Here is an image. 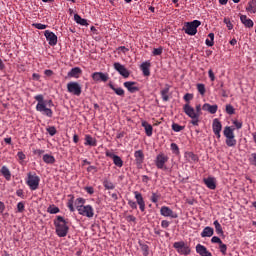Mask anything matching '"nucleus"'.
<instances>
[{
	"label": "nucleus",
	"instance_id": "f257e3e1",
	"mask_svg": "<svg viewBox=\"0 0 256 256\" xmlns=\"http://www.w3.org/2000/svg\"><path fill=\"white\" fill-rule=\"evenodd\" d=\"M202 109L203 107L201 106V104H197L195 108L189 105V103L183 106L184 113L190 117L191 124L195 127L199 126V119L201 115H203V112H201Z\"/></svg>",
	"mask_w": 256,
	"mask_h": 256
},
{
	"label": "nucleus",
	"instance_id": "f03ea898",
	"mask_svg": "<svg viewBox=\"0 0 256 256\" xmlns=\"http://www.w3.org/2000/svg\"><path fill=\"white\" fill-rule=\"evenodd\" d=\"M34 99L38 102L36 105V111L46 117H53V110H51V108H47V101H45L43 94L36 95Z\"/></svg>",
	"mask_w": 256,
	"mask_h": 256
},
{
	"label": "nucleus",
	"instance_id": "7ed1b4c3",
	"mask_svg": "<svg viewBox=\"0 0 256 256\" xmlns=\"http://www.w3.org/2000/svg\"><path fill=\"white\" fill-rule=\"evenodd\" d=\"M56 227V234L58 237H67L69 233V226H67V221L62 216H57V220L54 221Z\"/></svg>",
	"mask_w": 256,
	"mask_h": 256
},
{
	"label": "nucleus",
	"instance_id": "20e7f679",
	"mask_svg": "<svg viewBox=\"0 0 256 256\" xmlns=\"http://www.w3.org/2000/svg\"><path fill=\"white\" fill-rule=\"evenodd\" d=\"M201 25V21L194 20L192 22H186L183 30L187 35H197V27Z\"/></svg>",
	"mask_w": 256,
	"mask_h": 256
},
{
	"label": "nucleus",
	"instance_id": "39448f33",
	"mask_svg": "<svg viewBox=\"0 0 256 256\" xmlns=\"http://www.w3.org/2000/svg\"><path fill=\"white\" fill-rule=\"evenodd\" d=\"M168 161H169V156H167L165 153H159L156 156L155 165L157 169H163L164 171H167V166L165 164Z\"/></svg>",
	"mask_w": 256,
	"mask_h": 256
},
{
	"label": "nucleus",
	"instance_id": "423d86ee",
	"mask_svg": "<svg viewBox=\"0 0 256 256\" xmlns=\"http://www.w3.org/2000/svg\"><path fill=\"white\" fill-rule=\"evenodd\" d=\"M78 213L83 217H88V219H91L95 215V210L91 205L78 206Z\"/></svg>",
	"mask_w": 256,
	"mask_h": 256
},
{
	"label": "nucleus",
	"instance_id": "0eeeda50",
	"mask_svg": "<svg viewBox=\"0 0 256 256\" xmlns=\"http://www.w3.org/2000/svg\"><path fill=\"white\" fill-rule=\"evenodd\" d=\"M173 247L180 255H189L191 253V248H189V245L185 244L183 241L175 242Z\"/></svg>",
	"mask_w": 256,
	"mask_h": 256
},
{
	"label": "nucleus",
	"instance_id": "6e6552de",
	"mask_svg": "<svg viewBox=\"0 0 256 256\" xmlns=\"http://www.w3.org/2000/svg\"><path fill=\"white\" fill-rule=\"evenodd\" d=\"M39 181H41L39 176L31 173L28 174L27 185L32 191H36V189H39Z\"/></svg>",
	"mask_w": 256,
	"mask_h": 256
},
{
	"label": "nucleus",
	"instance_id": "1a4fd4ad",
	"mask_svg": "<svg viewBox=\"0 0 256 256\" xmlns=\"http://www.w3.org/2000/svg\"><path fill=\"white\" fill-rule=\"evenodd\" d=\"M67 91L68 93H71V95H75L76 97H79L81 95V85L77 82H69L67 84Z\"/></svg>",
	"mask_w": 256,
	"mask_h": 256
},
{
	"label": "nucleus",
	"instance_id": "9d476101",
	"mask_svg": "<svg viewBox=\"0 0 256 256\" xmlns=\"http://www.w3.org/2000/svg\"><path fill=\"white\" fill-rule=\"evenodd\" d=\"M92 79L93 81H95L96 83L99 82H103V83H107V81H109V74L107 73H103V72H94L92 74Z\"/></svg>",
	"mask_w": 256,
	"mask_h": 256
},
{
	"label": "nucleus",
	"instance_id": "9b49d317",
	"mask_svg": "<svg viewBox=\"0 0 256 256\" xmlns=\"http://www.w3.org/2000/svg\"><path fill=\"white\" fill-rule=\"evenodd\" d=\"M212 129L214 135H216L218 139H221V130L223 129V125L221 124V121H219V119L215 118L213 120Z\"/></svg>",
	"mask_w": 256,
	"mask_h": 256
},
{
	"label": "nucleus",
	"instance_id": "f8f14e48",
	"mask_svg": "<svg viewBox=\"0 0 256 256\" xmlns=\"http://www.w3.org/2000/svg\"><path fill=\"white\" fill-rule=\"evenodd\" d=\"M114 69L118 71V73H120L124 79H127L130 75L129 70H127V68H125V66L119 62L114 63Z\"/></svg>",
	"mask_w": 256,
	"mask_h": 256
},
{
	"label": "nucleus",
	"instance_id": "ddd939ff",
	"mask_svg": "<svg viewBox=\"0 0 256 256\" xmlns=\"http://www.w3.org/2000/svg\"><path fill=\"white\" fill-rule=\"evenodd\" d=\"M160 215L163 217H171V219H177V213L173 212L171 208L167 206H162L160 209Z\"/></svg>",
	"mask_w": 256,
	"mask_h": 256
},
{
	"label": "nucleus",
	"instance_id": "4468645a",
	"mask_svg": "<svg viewBox=\"0 0 256 256\" xmlns=\"http://www.w3.org/2000/svg\"><path fill=\"white\" fill-rule=\"evenodd\" d=\"M134 195H135V199H136V205H139L140 211H142V213H144V211H145V200L143 199V195L138 191H135Z\"/></svg>",
	"mask_w": 256,
	"mask_h": 256
},
{
	"label": "nucleus",
	"instance_id": "2eb2a0df",
	"mask_svg": "<svg viewBox=\"0 0 256 256\" xmlns=\"http://www.w3.org/2000/svg\"><path fill=\"white\" fill-rule=\"evenodd\" d=\"M44 35L46 37V40L48 41L49 45H51L52 47L57 45V35H55V33L46 30L44 32Z\"/></svg>",
	"mask_w": 256,
	"mask_h": 256
},
{
	"label": "nucleus",
	"instance_id": "dca6fc26",
	"mask_svg": "<svg viewBox=\"0 0 256 256\" xmlns=\"http://www.w3.org/2000/svg\"><path fill=\"white\" fill-rule=\"evenodd\" d=\"M204 184L208 189L215 190L217 189V180L213 177L204 178Z\"/></svg>",
	"mask_w": 256,
	"mask_h": 256
},
{
	"label": "nucleus",
	"instance_id": "f3484780",
	"mask_svg": "<svg viewBox=\"0 0 256 256\" xmlns=\"http://www.w3.org/2000/svg\"><path fill=\"white\" fill-rule=\"evenodd\" d=\"M219 109V106L217 104L211 105L209 103H205L202 106L203 111H208V113H211V115H215L217 113V110Z\"/></svg>",
	"mask_w": 256,
	"mask_h": 256
},
{
	"label": "nucleus",
	"instance_id": "a211bd4d",
	"mask_svg": "<svg viewBox=\"0 0 256 256\" xmlns=\"http://www.w3.org/2000/svg\"><path fill=\"white\" fill-rule=\"evenodd\" d=\"M124 87L130 92V93H137L139 91V87L137 86V82H124Z\"/></svg>",
	"mask_w": 256,
	"mask_h": 256
},
{
	"label": "nucleus",
	"instance_id": "6ab92c4d",
	"mask_svg": "<svg viewBox=\"0 0 256 256\" xmlns=\"http://www.w3.org/2000/svg\"><path fill=\"white\" fill-rule=\"evenodd\" d=\"M150 67V62H144L141 64L140 69L143 72L144 77H149V75H151Z\"/></svg>",
	"mask_w": 256,
	"mask_h": 256
},
{
	"label": "nucleus",
	"instance_id": "aec40b11",
	"mask_svg": "<svg viewBox=\"0 0 256 256\" xmlns=\"http://www.w3.org/2000/svg\"><path fill=\"white\" fill-rule=\"evenodd\" d=\"M240 21L245 27H248V29H251V27L254 25L253 20L249 19L247 15H241Z\"/></svg>",
	"mask_w": 256,
	"mask_h": 256
},
{
	"label": "nucleus",
	"instance_id": "412c9836",
	"mask_svg": "<svg viewBox=\"0 0 256 256\" xmlns=\"http://www.w3.org/2000/svg\"><path fill=\"white\" fill-rule=\"evenodd\" d=\"M81 73V68L75 67L68 72V77H74L75 79H79V75H81Z\"/></svg>",
	"mask_w": 256,
	"mask_h": 256
},
{
	"label": "nucleus",
	"instance_id": "4be33fe9",
	"mask_svg": "<svg viewBox=\"0 0 256 256\" xmlns=\"http://www.w3.org/2000/svg\"><path fill=\"white\" fill-rule=\"evenodd\" d=\"M142 127L145 129L147 137H151V135H153V126H151L147 121L142 122Z\"/></svg>",
	"mask_w": 256,
	"mask_h": 256
},
{
	"label": "nucleus",
	"instance_id": "5701e85b",
	"mask_svg": "<svg viewBox=\"0 0 256 256\" xmlns=\"http://www.w3.org/2000/svg\"><path fill=\"white\" fill-rule=\"evenodd\" d=\"M235 128H231V126H226L224 128V136L226 137V139L235 137Z\"/></svg>",
	"mask_w": 256,
	"mask_h": 256
},
{
	"label": "nucleus",
	"instance_id": "b1692460",
	"mask_svg": "<svg viewBox=\"0 0 256 256\" xmlns=\"http://www.w3.org/2000/svg\"><path fill=\"white\" fill-rule=\"evenodd\" d=\"M213 233H215V230H213L212 227L207 226L201 232V237H213Z\"/></svg>",
	"mask_w": 256,
	"mask_h": 256
},
{
	"label": "nucleus",
	"instance_id": "393cba45",
	"mask_svg": "<svg viewBox=\"0 0 256 256\" xmlns=\"http://www.w3.org/2000/svg\"><path fill=\"white\" fill-rule=\"evenodd\" d=\"M134 157L136 159V163H143V161L145 160V154H143V151L142 150H137L135 153H134Z\"/></svg>",
	"mask_w": 256,
	"mask_h": 256
},
{
	"label": "nucleus",
	"instance_id": "a878e982",
	"mask_svg": "<svg viewBox=\"0 0 256 256\" xmlns=\"http://www.w3.org/2000/svg\"><path fill=\"white\" fill-rule=\"evenodd\" d=\"M0 172L6 181H11V171H9V168H7V166H2Z\"/></svg>",
	"mask_w": 256,
	"mask_h": 256
},
{
	"label": "nucleus",
	"instance_id": "bb28decb",
	"mask_svg": "<svg viewBox=\"0 0 256 256\" xmlns=\"http://www.w3.org/2000/svg\"><path fill=\"white\" fill-rule=\"evenodd\" d=\"M85 145H90V147H96L97 146V140L90 135L85 136Z\"/></svg>",
	"mask_w": 256,
	"mask_h": 256
},
{
	"label": "nucleus",
	"instance_id": "cd10ccee",
	"mask_svg": "<svg viewBox=\"0 0 256 256\" xmlns=\"http://www.w3.org/2000/svg\"><path fill=\"white\" fill-rule=\"evenodd\" d=\"M246 11L248 13H256V0H251L248 2V6L246 7Z\"/></svg>",
	"mask_w": 256,
	"mask_h": 256
},
{
	"label": "nucleus",
	"instance_id": "c85d7f7f",
	"mask_svg": "<svg viewBox=\"0 0 256 256\" xmlns=\"http://www.w3.org/2000/svg\"><path fill=\"white\" fill-rule=\"evenodd\" d=\"M74 21L78 23V25H82L84 27H87V25H89V23H87V19L81 18L79 14L74 15Z\"/></svg>",
	"mask_w": 256,
	"mask_h": 256
},
{
	"label": "nucleus",
	"instance_id": "c756f323",
	"mask_svg": "<svg viewBox=\"0 0 256 256\" xmlns=\"http://www.w3.org/2000/svg\"><path fill=\"white\" fill-rule=\"evenodd\" d=\"M43 161L47 165H53V163H55V157L53 155H50V154H45L43 156Z\"/></svg>",
	"mask_w": 256,
	"mask_h": 256
},
{
	"label": "nucleus",
	"instance_id": "7c9ffc66",
	"mask_svg": "<svg viewBox=\"0 0 256 256\" xmlns=\"http://www.w3.org/2000/svg\"><path fill=\"white\" fill-rule=\"evenodd\" d=\"M185 159L189 161V163H195V161H197V155H195L193 152H186Z\"/></svg>",
	"mask_w": 256,
	"mask_h": 256
},
{
	"label": "nucleus",
	"instance_id": "2f4dec72",
	"mask_svg": "<svg viewBox=\"0 0 256 256\" xmlns=\"http://www.w3.org/2000/svg\"><path fill=\"white\" fill-rule=\"evenodd\" d=\"M109 87L116 93V95H119V97H123L125 95V90H123V88H116L113 84H109Z\"/></svg>",
	"mask_w": 256,
	"mask_h": 256
},
{
	"label": "nucleus",
	"instance_id": "473e14b6",
	"mask_svg": "<svg viewBox=\"0 0 256 256\" xmlns=\"http://www.w3.org/2000/svg\"><path fill=\"white\" fill-rule=\"evenodd\" d=\"M213 225L215 227V231L217 235H223V227L221 226L219 221L218 220L214 221Z\"/></svg>",
	"mask_w": 256,
	"mask_h": 256
},
{
	"label": "nucleus",
	"instance_id": "72a5a7b5",
	"mask_svg": "<svg viewBox=\"0 0 256 256\" xmlns=\"http://www.w3.org/2000/svg\"><path fill=\"white\" fill-rule=\"evenodd\" d=\"M168 93H169V86L161 90V97L163 101H169V95H167Z\"/></svg>",
	"mask_w": 256,
	"mask_h": 256
},
{
	"label": "nucleus",
	"instance_id": "f704fd0d",
	"mask_svg": "<svg viewBox=\"0 0 256 256\" xmlns=\"http://www.w3.org/2000/svg\"><path fill=\"white\" fill-rule=\"evenodd\" d=\"M113 163L116 167H123V160L118 155L114 156Z\"/></svg>",
	"mask_w": 256,
	"mask_h": 256
},
{
	"label": "nucleus",
	"instance_id": "c9c22d12",
	"mask_svg": "<svg viewBox=\"0 0 256 256\" xmlns=\"http://www.w3.org/2000/svg\"><path fill=\"white\" fill-rule=\"evenodd\" d=\"M226 145L228 147H235L237 145V140L235 139V137L226 138Z\"/></svg>",
	"mask_w": 256,
	"mask_h": 256
},
{
	"label": "nucleus",
	"instance_id": "e433bc0d",
	"mask_svg": "<svg viewBox=\"0 0 256 256\" xmlns=\"http://www.w3.org/2000/svg\"><path fill=\"white\" fill-rule=\"evenodd\" d=\"M48 213L51 215H56V213H59V207H56L55 205L49 206L47 208Z\"/></svg>",
	"mask_w": 256,
	"mask_h": 256
},
{
	"label": "nucleus",
	"instance_id": "4c0bfd02",
	"mask_svg": "<svg viewBox=\"0 0 256 256\" xmlns=\"http://www.w3.org/2000/svg\"><path fill=\"white\" fill-rule=\"evenodd\" d=\"M103 185L105 187V189H108V190H113L115 189V184H113V182L109 181V180H105L103 182Z\"/></svg>",
	"mask_w": 256,
	"mask_h": 256
},
{
	"label": "nucleus",
	"instance_id": "58836bf2",
	"mask_svg": "<svg viewBox=\"0 0 256 256\" xmlns=\"http://www.w3.org/2000/svg\"><path fill=\"white\" fill-rule=\"evenodd\" d=\"M141 251L144 256L149 255V246L147 244L140 243Z\"/></svg>",
	"mask_w": 256,
	"mask_h": 256
},
{
	"label": "nucleus",
	"instance_id": "ea45409f",
	"mask_svg": "<svg viewBox=\"0 0 256 256\" xmlns=\"http://www.w3.org/2000/svg\"><path fill=\"white\" fill-rule=\"evenodd\" d=\"M85 206V199L83 198H77L75 201V207L78 210V207H84Z\"/></svg>",
	"mask_w": 256,
	"mask_h": 256
},
{
	"label": "nucleus",
	"instance_id": "a19ab883",
	"mask_svg": "<svg viewBox=\"0 0 256 256\" xmlns=\"http://www.w3.org/2000/svg\"><path fill=\"white\" fill-rule=\"evenodd\" d=\"M172 129H173V131H175V133H179L180 131H183V129H185V127H183L177 123H174V124H172Z\"/></svg>",
	"mask_w": 256,
	"mask_h": 256
},
{
	"label": "nucleus",
	"instance_id": "79ce46f5",
	"mask_svg": "<svg viewBox=\"0 0 256 256\" xmlns=\"http://www.w3.org/2000/svg\"><path fill=\"white\" fill-rule=\"evenodd\" d=\"M47 133H49V135L51 137L55 136L57 134V129L54 126H50L48 128H46Z\"/></svg>",
	"mask_w": 256,
	"mask_h": 256
},
{
	"label": "nucleus",
	"instance_id": "37998d69",
	"mask_svg": "<svg viewBox=\"0 0 256 256\" xmlns=\"http://www.w3.org/2000/svg\"><path fill=\"white\" fill-rule=\"evenodd\" d=\"M226 113L228 115H235V108L231 104L226 105Z\"/></svg>",
	"mask_w": 256,
	"mask_h": 256
},
{
	"label": "nucleus",
	"instance_id": "c03bdc74",
	"mask_svg": "<svg viewBox=\"0 0 256 256\" xmlns=\"http://www.w3.org/2000/svg\"><path fill=\"white\" fill-rule=\"evenodd\" d=\"M32 27H35V29L39 30L47 29V25L41 23H33Z\"/></svg>",
	"mask_w": 256,
	"mask_h": 256
},
{
	"label": "nucleus",
	"instance_id": "a18cd8bd",
	"mask_svg": "<svg viewBox=\"0 0 256 256\" xmlns=\"http://www.w3.org/2000/svg\"><path fill=\"white\" fill-rule=\"evenodd\" d=\"M219 249L222 255H226L227 254V245L223 244V242H221V244H219Z\"/></svg>",
	"mask_w": 256,
	"mask_h": 256
},
{
	"label": "nucleus",
	"instance_id": "49530a36",
	"mask_svg": "<svg viewBox=\"0 0 256 256\" xmlns=\"http://www.w3.org/2000/svg\"><path fill=\"white\" fill-rule=\"evenodd\" d=\"M197 89L200 95H205V84H197Z\"/></svg>",
	"mask_w": 256,
	"mask_h": 256
},
{
	"label": "nucleus",
	"instance_id": "de8ad7c7",
	"mask_svg": "<svg viewBox=\"0 0 256 256\" xmlns=\"http://www.w3.org/2000/svg\"><path fill=\"white\" fill-rule=\"evenodd\" d=\"M17 210L19 213H23V211H25V204L23 202H19L17 204Z\"/></svg>",
	"mask_w": 256,
	"mask_h": 256
},
{
	"label": "nucleus",
	"instance_id": "09e8293b",
	"mask_svg": "<svg viewBox=\"0 0 256 256\" xmlns=\"http://www.w3.org/2000/svg\"><path fill=\"white\" fill-rule=\"evenodd\" d=\"M224 23L229 30L233 29V23H231V20H229V18H224Z\"/></svg>",
	"mask_w": 256,
	"mask_h": 256
},
{
	"label": "nucleus",
	"instance_id": "8fccbe9b",
	"mask_svg": "<svg viewBox=\"0 0 256 256\" xmlns=\"http://www.w3.org/2000/svg\"><path fill=\"white\" fill-rule=\"evenodd\" d=\"M163 53V48H154L152 55L157 56V55H161Z\"/></svg>",
	"mask_w": 256,
	"mask_h": 256
},
{
	"label": "nucleus",
	"instance_id": "3c124183",
	"mask_svg": "<svg viewBox=\"0 0 256 256\" xmlns=\"http://www.w3.org/2000/svg\"><path fill=\"white\" fill-rule=\"evenodd\" d=\"M211 243H218L219 245H221V243H223V241H221V238L214 236L211 239Z\"/></svg>",
	"mask_w": 256,
	"mask_h": 256
},
{
	"label": "nucleus",
	"instance_id": "603ef678",
	"mask_svg": "<svg viewBox=\"0 0 256 256\" xmlns=\"http://www.w3.org/2000/svg\"><path fill=\"white\" fill-rule=\"evenodd\" d=\"M233 125L236 127V129H241L243 127V122L234 120Z\"/></svg>",
	"mask_w": 256,
	"mask_h": 256
},
{
	"label": "nucleus",
	"instance_id": "864d4df0",
	"mask_svg": "<svg viewBox=\"0 0 256 256\" xmlns=\"http://www.w3.org/2000/svg\"><path fill=\"white\" fill-rule=\"evenodd\" d=\"M171 149H172V151H173L174 153L179 154V146H177V144L172 143V144H171Z\"/></svg>",
	"mask_w": 256,
	"mask_h": 256
},
{
	"label": "nucleus",
	"instance_id": "5fc2aeb1",
	"mask_svg": "<svg viewBox=\"0 0 256 256\" xmlns=\"http://www.w3.org/2000/svg\"><path fill=\"white\" fill-rule=\"evenodd\" d=\"M151 201L152 203H157L159 201V195H157V193H152Z\"/></svg>",
	"mask_w": 256,
	"mask_h": 256
},
{
	"label": "nucleus",
	"instance_id": "6e6d98bb",
	"mask_svg": "<svg viewBox=\"0 0 256 256\" xmlns=\"http://www.w3.org/2000/svg\"><path fill=\"white\" fill-rule=\"evenodd\" d=\"M191 99H193V94L187 93L184 95V101H186V103H189Z\"/></svg>",
	"mask_w": 256,
	"mask_h": 256
},
{
	"label": "nucleus",
	"instance_id": "4d7b16f0",
	"mask_svg": "<svg viewBox=\"0 0 256 256\" xmlns=\"http://www.w3.org/2000/svg\"><path fill=\"white\" fill-rule=\"evenodd\" d=\"M250 163L256 167V153L251 154Z\"/></svg>",
	"mask_w": 256,
	"mask_h": 256
},
{
	"label": "nucleus",
	"instance_id": "13d9d810",
	"mask_svg": "<svg viewBox=\"0 0 256 256\" xmlns=\"http://www.w3.org/2000/svg\"><path fill=\"white\" fill-rule=\"evenodd\" d=\"M208 76L211 81H215V73L213 72L212 69H209Z\"/></svg>",
	"mask_w": 256,
	"mask_h": 256
},
{
	"label": "nucleus",
	"instance_id": "bf43d9fd",
	"mask_svg": "<svg viewBox=\"0 0 256 256\" xmlns=\"http://www.w3.org/2000/svg\"><path fill=\"white\" fill-rule=\"evenodd\" d=\"M128 205H129V207H131V209H137V202H135L133 200H129Z\"/></svg>",
	"mask_w": 256,
	"mask_h": 256
},
{
	"label": "nucleus",
	"instance_id": "052dcab7",
	"mask_svg": "<svg viewBox=\"0 0 256 256\" xmlns=\"http://www.w3.org/2000/svg\"><path fill=\"white\" fill-rule=\"evenodd\" d=\"M17 157L20 161H25V158H26V156L23 152H18Z\"/></svg>",
	"mask_w": 256,
	"mask_h": 256
},
{
	"label": "nucleus",
	"instance_id": "680f3d73",
	"mask_svg": "<svg viewBox=\"0 0 256 256\" xmlns=\"http://www.w3.org/2000/svg\"><path fill=\"white\" fill-rule=\"evenodd\" d=\"M67 205L71 213H73L75 211V207H73V200H70Z\"/></svg>",
	"mask_w": 256,
	"mask_h": 256
},
{
	"label": "nucleus",
	"instance_id": "e2e57ef3",
	"mask_svg": "<svg viewBox=\"0 0 256 256\" xmlns=\"http://www.w3.org/2000/svg\"><path fill=\"white\" fill-rule=\"evenodd\" d=\"M169 221H167V220H163L162 222H161V227H163V229H167V227H169Z\"/></svg>",
	"mask_w": 256,
	"mask_h": 256
},
{
	"label": "nucleus",
	"instance_id": "0e129e2a",
	"mask_svg": "<svg viewBox=\"0 0 256 256\" xmlns=\"http://www.w3.org/2000/svg\"><path fill=\"white\" fill-rule=\"evenodd\" d=\"M87 171H88V173H92V171H93L94 173H97V167H95V166H89V167L87 168Z\"/></svg>",
	"mask_w": 256,
	"mask_h": 256
},
{
	"label": "nucleus",
	"instance_id": "69168bd1",
	"mask_svg": "<svg viewBox=\"0 0 256 256\" xmlns=\"http://www.w3.org/2000/svg\"><path fill=\"white\" fill-rule=\"evenodd\" d=\"M106 157H110L111 159H115L117 155H115L113 152L106 151Z\"/></svg>",
	"mask_w": 256,
	"mask_h": 256
},
{
	"label": "nucleus",
	"instance_id": "338daca9",
	"mask_svg": "<svg viewBox=\"0 0 256 256\" xmlns=\"http://www.w3.org/2000/svg\"><path fill=\"white\" fill-rule=\"evenodd\" d=\"M43 153H45V150H41V149L34 150V155L41 156V155H43Z\"/></svg>",
	"mask_w": 256,
	"mask_h": 256
},
{
	"label": "nucleus",
	"instance_id": "774afa93",
	"mask_svg": "<svg viewBox=\"0 0 256 256\" xmlns=\"http://www.w3.org/2000/svg\"><path fill=\"white\" fill-rule=\"evenodd\" d=\"M206 45H207L208 47H213V45H214L213 40L206 39Z\"/></svg>",
	"mask_w": 256,
	"mask_h": 256
}]
</instances>
